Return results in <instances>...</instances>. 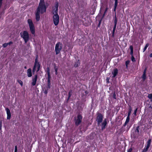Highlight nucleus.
<instances>
[{
	"instance_id": "1",
	"label": "nucleus",
	"mask_w": 152,
	"mask_h": 152,
	"mask_svg": "<svg viewBox=\"0 0 152 152\" xmlns=\"http://www.w3.org/2000/svg\"><path fill=\"white\" fill-rule=\"evenodd\" d=\"M47 7L45 5L44 0H40L39 5L35 11V19L36 21H39L40 18V14L46 12Z\"/></svg>"
},
{
	"instance_id": "2",
	"label": "nucleus",
	"mask_w": 152,
	"mask_h": 152,
	"mask_svg": "<svg viewBox=\"0 0 152 152\" xmlns=\"http://www.w3.org/2000/svg\"><path fill=\"white\" fill-rule=\"evenodd\" d=\"M20 37L22 38L24 41L25 43H26L29 40V34L27 31H23L20 34Z\"/></svg>"
},
{
	"instance_id": "3",
	"label": "nucleus",
	"mask_w": 152,
	"mask_h": 152,
	"mask_svg": "<svg viewBox=\"0 0 152 152\" xmlns=\"http://www.w3.org/2000/svg\"><path fill=\"white\" fill-rule=\"evenodd\" d=\"M27 22L29 25L31 32L32 34H35V28L32 20L30 19H28L27 20Z\"/></svg>"
},
{
	"instance_id": "4",
	"label": "nucleus",
	"mask_w": 152,
	"mask_h": 152,
	"mask_svg": "<svg viewBox=\"0 0 152 152\" xmlns=\"http://www.w3.org/2000/svg\"><path fill=\"white\" fill-rule=\"evenodd\" d=\"M53 23L55 26L58 25L59 22V16L58 13L53 14Z\"/></svg>"
},
{
	"instance_id": "5",
	"label": "nucleus",
	"mask_w": 152,
	"mask_h": 152,
	"mask_svg": "<svg viewBox=\"0 0 152 152\" xmlns=\"http://www.w3.org/2000/svg\"><path fill=\"white\" fill-rule=\"evenodd\" d=\"M40 65L38 61L37 58L35 60V62L34 66L33 69V73H34L35 71L37 72L39 71L40 68Z\"/></svg>"
},
{
	"instance_id": "6",
	"label": "nucleus",
	"mask_w": 152,
	"mask_h": 152,
	"mask_svg": "<svg viewBox=\"0 0 152 152\" xmlns=\"http://www.w3.org/2000/svg\"><path fill=\"white\" fill-rule=\"evenodd\" d=\"M62 48V43L59 42L56 43L55 48L56 54H58L60 53Z\"/></svg>"
},
{
	"instance_id": "7",
	"label": "nucleus",
	"mask_w": 152,
	"mask_h": 152,
	"mask_svg": "<svg viewBox=\"0 0 152 152\" xmlns=\"http://www.w3.org/2000/svg\"><path fill=\"white\" fill-rule=\"evenodd\" d=\"M58 2L56 1L55 2L54 6L52 7V13L54 14L58 12Z\"/></svg>"
},
{
	"instance_id": "8",
	"label": "nucleus",
	"mask_w": 152,
	"mask_h": 152,
	"mask_svg": "<svg viewBox=\"0 0 152 152\" xmlns=\"http://www.w3.org/2000/svg\"><path fill=\"white\" fill-rule=\"evenodd\" d=\"M82 119V117L80 115H78L77 118L75 120V123L76 125H78L81 122Z\"/></svg>"
},
{
	"instance_id": "9",
	"label": "nucleus",
	"mask_w": 152,
	"mask_h": 152,
	"mask_svg": "<svg viewBox=\"0 0 152 152\" xmlns=\"http://www.w3.org/2000/svg\"><path fill=\"white\" fill-rule=\"evenodd\" d=\"M103 119V116L101 114H99L97 117L96 121L98 124H99L102 122Z\"/></svg>"
},
{
	"instance_id": "10",
	"label": "nucleus",
	"mask_w": 152,
	"mask_h": 152,
	"mask_svg": "<svg viewBox=\"0 0 152 152\" xmlns=\"http://www.w3.org/2000/svg\"><path fill=\"white\" fill-rule=\"evenodd\" d=\"M37 78V75H35L34 77L32 78V82L31 84L33 86H34L36 85Z\"/></svg>"
},
{
	"instance_id": "11",
	"label": "nucleus",
	"mask_w": 152,
	"mask_h": 152,
	"mask_svg": "<svg viewBox=\"0 0 152 152\" xmlns=\"http://www.w3.org/2000/svg\"><path fill=\"white\" fill-rule=\"evenodd\" d=\"M6 110L7 113V119H10V118L11 116V115L10 111L9 110V109L8 108H7L6 109Z\"/></svg>"
},
{
	"instance_id": "12",
	"label": "nucleus",
	"mask_w": 152,
	"mask_h": 152,
	"mask_svg": "<svg viewBox=\"0 0 152 152\" xmlns=\"http://www.w3.org/2000/svg\"><path fill=\"white\" fill-rule=\"evenodd\" d=\"M118 73V69L116 68L114 69L112 72V74L113 75V76H112V77H115L117 74Z\"/></svg>"
},
{
	"instance_id": "13",
	"label": "nucleus",
	"mask_w": 152,
	"mask_h": 152,
	"mask_svg": "<svg viewBox=\"0 0 152 152\" xmlns=\"http://www.w3.org/2000/svg\"><path fill=\"white\" fill-rule=\"evenodd\" d=\"M106 124L107 121L106 119H105L104 120L103 122L102 123V130H103L105 128V126H106Z\"/></svg>"
},
{
	"instance_id": "14",
	"label": "nucleus",
	"mask_w": 152,
	"mask_h": 152,
	"mask_svg": "<svg viewBox=\"0 0 152 152\" xmlns=\"http://www.w3.org/2000/svg\"><path fill=\"white\" fill-rule=\"evenodd\" d=\"M27 74L28 77H30L32 76L31 70L30 68H29L27 70Z\"/></svg>"
},
{
	"instance_id": "15",
	"label": "nucleus",
	"mask_w": 152,
	"mask_h": 152,
	"mask_svg": "<svg viewBox=\"0 0 152 152\" xmlns=\"http://www.w3.org/2000/svg\"><path fill=\"white\" fill-rule=\"evenodd\" d=\"M151 141V139L149 140L148 141L147 143V145L146 146H145V147L146 148H147L148 149L149 148V147L150 146Z\"/></svg>"
},
{
	"instance_id": "16",
	"label": "nucleus",
	"mask_w": 152,
	"mask_h": 152,
	"mask_svg": "<svg viewBox=\"0 0 152 152\" xmlns=\"http://www.w3.org/2000/svg\"><path fill=\"white\" fill-rule=\"evenodd\" d=\"M129 48L130 50V54L131 55V57H134L133 56V48L132 46L130 45L129 47Z\"/></svg>"
},
{
	"instance_id": "17",
	"label": "nucleus",
	"mask_w": 152,
	"mask_h": 152,
	"mask_svg": "<svg viewBox=\"0 0 152 152\" xmlns=\"http://www.w3.org/2000/svg\"><path fill=\"white\" fill-rule=\"evenodd\" d=\"M146 71L145 70L142 76V78L143 79V80H145L146 78Z\"/></svg>"
},
{
	"instance_id": "18",
	"label": "nucleus",
	"mask_w": 152,
	"mask_h": 152,
	"mask_svg": "<svg viewBox=\"0 0 152 152\" xmlns=\"http://www.w3.org/2000/svg\"><path fill=\"white\" fill-rule=\"evenodd\" d=\"M129 119L130 117H129V116L127 117L125 122L124 125V126H126V125L128 123L129 121Z\"/></svg>"
},
{
	"instance_id": "19",
	"label": "nucleus",
	"mask_w": 152,
	"mask_h": 152,
	"mask_svg": "<svg viewBox=\"0 0 152 152\" xmlns=\"http://www.w3.org/2000/svg\"><path fill=\"white\" fill-rule=\"evenodd\" d=\"M117 19L116 17V15H115V17H114V26H116L117 24Z\"/></svg>"
},
{
	"instance_id": "20",
	"label": "nucleus",
	"mask_w": 152,
	"mask_h": 152,
	"mask_svg": "<svg viewBox=\"0 0 152 152\" xmlns=\"http://www.w3.org/2000/svg\"><path fill=\"white\" fill-rule=\"evenodd\" d=\"M80 64V62L79 60H77L75 63L74 65V67H77L79 66Z\"/></svg>"
},
{
	"instance_id": "21",
	"label": "nucleus",
	"mask_w": 152,
	"mask_h": 152,
	"mask_svg": "<svg viewBox=\"0 0 152 152\" xmlns=\"http://www.w3.org/2000/svg\"><path fill=\"white\" fill-rule=\"evenodd\" d=\"M116 26H114L113 30L112 31V36L113 37H114V34L115 32V31L116 29Z\"/></svg>"
},
{
	"instance_id": "22",
	"label": "nucleus",
	"mask_w": 152,
	"mask_h": 152,
	"mask_svg": "<svg viewBox=\"0 0 152 152\" xmlns=\"http://www.w3.org/2000/svg\"><path fill=\"white\" fill-rule=\"evenodd\" d=\"M149 44L148 43H147L146 44L143 50V52H144L146 50L147 48L149 46Z\"/></svg>"
},
{
	"instance_id": "23",
	"label": "nucleus",
	"mask_w": 152,
	"mask_h": 152,
	"mask_svg": "<svg viewBox=\"0 0 152 152\" xmlns=\"http://www.w3.org/2000/svg\"><path fill=\"white\" fill-rule=\"evenodd\" d=\"M54 69L55 71V74L57 75L58 74V66H56L55 65L54 66Z\"/></svg>"
},
{
	"instance_id": "24",
	"label": "nucleus",
	"mask_w": 152,
	"mask_h": 152,
	"mask_svg": "<svg viewBox=\"0 0 152 152\" xmlns=\"http://www.w3.org/2000/svg\"><path fill=\"white\" fill-rule=\"evenodd\" d=\"M148 97L150 99L151 102H152V93L149 94L148 95Z\"/></svg>"
},
{
	"instance_id": "25",
	"label": "nucleus",
	"mask_w": 152,
	"mask_h": 152,
	"mask_svg": "<svg viewBox=\"0 0 152 152\" xmlns=\"http://www.w3.org/2000/svg\"><path fill=\"white\" fill-rule=\"evenodd\" d=\"M48 80H50V72H49V70L48 69Z\"/></svg>"
},
{
	"instance_id": "26",
	"label": "nucleus",
	"mask_w": 152,
	"mask_h": 152,
	"mask_svg": "<svg viewBox=\"0 0 152 152\" xmlns=\"http://www.w3.org/2000/svg\"><path fill=\"white\" fill-rule=\"evenodd\" d=\"M48 88H50V80H48Z\"/></svg>"
},
{
	"instance_id": "27",
	"label": "nucleus",
	"mask_w": 152,
	"mask_h": 152,
	"mask_svg": "<svg viewBox=\"0 0 152 152\" xmlns=\"http://www.w3.org/2000/svg\"><path fill=\"white\" fill-rule=\"evenodd\" d=\"M8 45V43H5L3 45V47L4 48H6Z\"/></svg>"
},
{
	"instance_id": "28",
	"label": "nucleus",
	"mask_w": 152,
	"mask_h": 152,
	"mask_svg": "<svg viewBox=\"0 0 152 152\" xmlns=\"http://www.w3.org/2000/svg\"><path fill=\"white\" fill-rule=\"evenodd\" d=\"M102 20V19H101L100 20H99V23L98 24V26H97L98 27H100V26L101 24Z\"/></svg>"
},
{
	"instance_id": "29",
	"label": "nucleus",
	"mask_w": 152,
	"mask_h": 152,
	"mask_svg": "<svg viewBox=\"0 0 152 152\" xmlns=\"http://www.w3.org/2000/svg\"><path fill=\"white\" fill-rule=\"evenodd\" d=\"M118 4V1H115L114 7H117Z\"/></svg>"
},
{
	"instance_id": "30",
	"label": "nucleus",
	"mask_w": 152,
	"mask_h": 152,
	"mask_svg": "<svg viewBox=\"0 0 152 152\" xmlns=\"http://www.w3.org/2000/svg\"><path fill=\"white\" fill-rule=\"evenodd\" d=\"M129 61H126V65L127 68L128 65L129 64Z\"/></svg>"
},
{
	"instance_id": "31",
	"label": "nucleus",
	"mask_w": 152,
	"mask_h": 152,
	"mask_svg": "<svg viewBox=\"0 0 152 152\" xmlns=\"http://www.w3.org/2000/svg\"><path fill=\"white\" fill-rule=\"evenodd\" d=\"M148 149L146 148L145 147L144 148L142 152H146Z\"/></svg>"
},
{
	"instance_id": "32",
	"label": "nucleus",
	"mask_w": 152,
	"mask_h": 152,
	"mask_svg": "<svg viewBox=\"0 0 152 152\" xmlns=\"http://www.w3.org/2000/svg\"><path fill=\"white\" fill-rule=\"evenodd\" d=\"M132 148H130L128 149L127 151V152H132Z\"/></svg>"
},
{
	"instance_id": "33",
	"label": "nucleus",
	"mask_w": 152,
	"mask_h": 152,
	"mask_svg": "<svg viewBox=\"0 0 152 152\" xmlns=\"http://www.w3.org/2000/svg\"><path fill=\"white\" fill-rule=\"evenodd\" d=\"M108 10V8L107 7V6L105 10V11L104 12V14L106 12H107Z\"/></svg>"
},
{
	"instance_id": "34",
	"label": "nucleus",
	"mask_w": 152,
	"mask_h": 152,
	"mask_svg": "<svg viewBox=\"0 0 152 152\" xmlns=\"http://www.w3.org/2000/svg\"><path fill=\"white\" fill-rule=\"evenodd\" d=\"M131 110L130 109V111H129V112L128 113L127 117L129 116V117H130V114L131 113Z\"/></svg>"
},
{
	"instance_id": "35",
	"label": "nucleus",
	"mask_w": 152,
	"mask_h": 152,
	"mask_svg": "<svg viewBox=\"0 0 152 152\" xmlns=\"http://www.w3.org/2000/svg\"><path fill=\"white\" fill-rule=\"evenodd\" d=\"M116 7H114V8L113 9V11L115 12V15H116Z\"/></svg>"
},
{
	"instance_id": "36",
	"label": "nucleus",
	"mask_w": 152,
	"mask_h": 152,
	"mask_svg": "<svg viewBox=\"0 0 152 152\" xmlns=\"http://www.w3.org/2000/svg\"><path fill=\"white\" fill-rule=\"evenodd\" d=\"M8 45H10L13 43V42L12 41H10L9 42L7 43Z\"/></svg>"
},
{
	"instance_id": "37",
	"label": "nucleus",
	"mask_w": 152,
	"mask_h": 152,
	"mask_svg": "<svg viewBox=\"0 0 152 152\" xmlns=\"http://www.w3.org/2000/svg\"><path fill=\"white\" fill-rule=\"evenodd\" d=\"M132 61H135V58H132Z\"/></svg>"
},
{
	"instance_id": "38",
	"label": "nucleus",
	"mask_w": 152,
	"mask_h": 152,
	"mask_svg": "<svg viewBox=\"0 0 152 152\" xmlns=\"http://www.w3.org/2000/svg\"><path fill=\"white\" fill-rule=\"evenodd\" d=\"M137 108L134 111V114L136 115V113H137Z\"/></svg>"
},
{
	"instance_id": "39",
	"label": "nucleus",
	"mask_w": 152,
	"mask_h": 152,
	"mask_svg": "<svg viewBox=\"0 0 152 152\" xmlns=\"http://www.w3.org/2000/svg\"><path fill=\"white\" fill-rule=\"evenodd\" d=\"M19 83L21 86L23 85V82L22 81H20L19 82Z\"/></svg>"
},
{
	"instance_id": "40",
	"label": "nucleus",
	"mask_w": 152,
	"mask_h": 152,
	"mask_svg": "<svg viewBox=\"0 0 152 152\" xmlns=\"http://www.w3.org/2000/svg\"><path fill=\"white\" fill-rule=\"evenodd\" d=\"M17 146H16L15 147V152H17Z\"/></svg>"
},
{
	"instance_id": "41",
	"label": "nucleus",
	"mask_w": 152,
	"mask_h": 152,
	"mask_svg": "<svg viewBox=\"0 0 152 152\" xmlns=\"http://www.w3.org/2000/svg\"><path fill=\"white\" fill-rule=\"evenodd\" d=\"M113 97L114 99H116V95L115 93H114L113 95Z\"/></svg>"
},
{
	"instance_id": "42",
	"label": "nucleus",
	"mask_w": 152,
	"mask_h": 152,
	"mask_svg": "<svg viewBox=\"0 0 152 152\" xmlns=\"http://www.w3.org/2000/svg\"><path fill=\"white\" fill-rule=\"evenodd\" d=\"M149 108H150L151 109H152V104H150V105L149 107Z\"/></svg>"
},
{
	"instance_id": "43",
	"label": "nucleus",
	"mask_w": 152,
	"mask_h": 152,
	"mask_svg": "<svg viewBox=\"0 0 152 152\" xmlns=\"http://www.w3.org/2000/svg\"><path fill=\"white\" fill-rule=\"evenodd\" d=\"M150 57H152V53L150 54Z\"/></svg>"
},
{
	"instance_id": "44",
	"label": "nucleus",
	"mask_w": 152,
	"mask_h": 152,
	"mask_svg": "<svg viewBox=\"0 0 152 152\" xmlns=\"http://www.w3.org/2000/svg\"><path fill=\"white\" fill-rule=\"evenodd\" d=\"M107 82H108L109 81V78H107Z\"/></svg>"
},
{
	"instance_id": "45",
	"label": "nucleus",
	"mask_w": 152,
	"mask_h": 152,
	"mask_svg": "<svg viewBox=\"0 0 152 152\" xmlns=\"http://www.w3.org/2000/svg\"><path fill=\"white\" fill-rule=\"evenodd\" d=\"M130 126H127V127L128 128V129H129V128H130Z\"/></svg>"
},
{
	"instance_id": "46",
	"label": "nucleus",
	"mask_w": 152,
	"mask_h": 152,
	"mask_svg": "<svg viewBox=\"0 0 152 152\" xmlns=\"http://www.w3.org/2000/svg\"><path fill=\"white\" fill-rule=\"evenodd\" d=\"M44 93L45 94H47V91H45V92H44Z\"/></svg>"
},
{
	"instance_id": "47",
	"label": "nucleus",
	"mask_w": 152,
	"mask_h": 152,
	"mask_svg": "<svg viewBox=\"0 0 152 152\" xmlns=\"http://www.w3.org/2000/svg\"><path fill=\"white\" fill-rule=\"evenodd\" d=\"M71 96V95L70 94V93H69V98Z\"/></svg>"
},
{
	"instance_id": "48",
	"label": "nucleus",
	"mask_w": 152,
	"mask_h": 152,
	"mask_svg": "<svg viewBox=\"0 0 152 152\" xmlns=\"http://www.w3.org/2000/svg\"><path fill=\"white\" fill-rule=\"evenodd\" d=\"M36 57H38V55H37L36 56Z\"/></svg>"
},
{
	"instance_id": "49",
	"label": "nucleus",
	"mask_w": 152,
	"mask_h": 152,
	"mask_svg": "<svg viewBox=\"0 0 152 152\" xmlns=\"http://www.w3.org/2000/svg\"><path fill=\"white\" fill-rule=\"evenodd\" d=\"M25 69H26V66L25 67Z\"/></svg>"
},
{
	"instance_id": "50",
	"label": "nucleus",
	"mask_w": 152,
	"mask_h": 152,
	"mask_svg": "<svg viewBox=\"0 0 152 152\" xmlns=\"http://www.w3.org/2000/svg\"><path fill=\"white\" fill-rule=\"evenodd\" d=\"M118 0H115V1H118Z\"/></svg>"
},
{
	"instance_id": "51",
	"label": "nucleus",
	"mask_w": 152,
	"mask_h": 152,
	"mask_svg": "<svg viewBox=\"0 0 152 152\" xmlns=\"http://www.w3.org/2000/svg\"><path fill=\"white\" fill-rule=\"evenodd\" d=\"M137 132H139V131H138V129H137Z\"/></svg>"
},
{
	"instance_id": "52",
	"label": "nucleus",
	"mask_w": 152,
	"mask_h": 152,
	"mask_svg": "<svg viewBox=\"0 0 152 152\" xmlns=\"http://www.w3.org/2000/svg\"><path fill=\"white\" fill-rule=\"evenodd\" d=\"M147 1H148V0H146Z\"/></svg>"
}]
</instances>
